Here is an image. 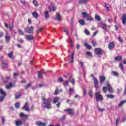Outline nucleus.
I'll return each mask as SVG.
<instances>
[{
	"instance_id": "obj_1",
	"label": "nucleus",
	"mask_w": 126,
	"mask_h": 126,
	"mask_svg": "<svg viewBox=\"0 0 126 126\" xmlns=\"http://www.w3.org/2000/svg\"><path fill=\"white\" fill-rule=\"evenodd\" d=\"M43 102L42 103L43 108H46V109H52V105H51V101L52 99L50 98L46 99L45 97H42Z\"/></svg>"
},
{
	"instance_id": "obj_2",
	"label": "nucleus",
	"mask_w": 126,
	"mask_h": 126,
	"mask_svg": "<svg viewBox=\"0 0 126 126\" xmlns=\"http://www.w3.org/2000/svg\"><path fill=\"white\" fill-rule=\"evenodd\" d=\"M106 85H107V87H103V92H105V93H106V92H107V88L108 90V91H109V92H113V88L111 87V85H110V82H109V81H107L106 82Z\"/></svg>"
},
{
	"instance_id": "obj_3",
	"label": "nucleus",
	"mask_w": 126,
	"mask_h": 126,
	"mask_svg": "<svg viewBox=\"0 0 126 126\" xmlns=\"http://www.w3.org/2000/svg\"><path fill=\"white\" fill-rule=\"evenodd\" d=\"M34 26H32L30 28H29L28 30H27V29H25V32L26 33H28L29 34H32L33 32H34Z\"/></svg>"
},
{
	"instance_id": "obj_4",
	"label": "nucleus",
	"mask_w": 126,
	"mask_h": 126,
	"mask_svg": "<svg viewBox=\"0 0 126 126\" xmlns=\"http://www.w3.org/2000/svg\"><path fill=\"white\" fill-rule=\"evenodd\" d=\"M95 96H96L97 101H102L103 100V96H102V95H101L100 93H96Z\"/></svg>"
},
{
	"instance_id": "obj_5",
	"label": "nucleus",
	"mask_w": 126,
	"mask_h": 126,
	"mask_svg": "<svg viewBox=\"0 0 126 126\" xmlns=\"http://www.w3.org/2000/svg\"><path fill=\"white\" fill-rule=\"evenodd\" d=\"M22 109V110H25V111H27V112H29V111H30V109H29V107H28V103L27 102L25 103Z\"/></svg>"
},
{
	"instance_id": "obj_6",
	"label": "nucleus",
	"mask_w": 126,
	"mask_h": 126,
	"mask_svg": "<svg viewBox=\"0 0 126 126\" xmlns=\"http://www.w3.org/2000/svg\"><path fill=\"white\" fill-rule=\"evenodd\" d=\"M25 38L28 40V41H32L34 40V36L32 35H26Z\"/></svg>"
},
{
	"instance_id": "obj_7",
	"label": "nucleus",
	"mask_w": 126,
	"mask_h": 126,
	"mask_svg": "<svg viewBox=\"0 0 126 126\" xmlns=\"http://www.w3.org/2000/svg\"><path fill=\"white\" fill-rule=\"evenodd\" d=\"M93 79L94 81L95 87L96 89H98L99 86H98V80H97V78L93 77Z\"/></svg>"
},
{
	"instance_id": "obj_8",
	"label": "nucleus",
	"mask_w": 126,
	"mask_h": 126,
	"mask_svg": "<svg viewBox=\"0 0 126 126\" xmlns=\"http://www.w3.org/2000/svg\"><path fill=\"white\" fill-rule=\"evenodd\" d=\"M122 21L123 24L124 25H126V14H123L122 15Z\"/></svg>"
},
{
	"instance_id": "obj_9",
	"label": "nucleus",
	"mask_w": 126,
	"mask_h": 126,
	"mask_svg": "<svg viewBox=\"0 0 126 126\" xmlns=\"http://www.w3.org/2000/svg\"><path fill=\"white\" fill-rule=\"evenodd\" d=\"M65 112H68L69 115H70V116H72L73 114H74V111H73V109H65Z\"/></svg>"
},
{
	"instance_id": "obj_10",
	"label": "nucleus",
	"mask_w": 126,
	"mask_h": 126,
	"mask_svg": "<svg viewBox=\"0 0 126 126\" xmlns=\"http://www.w3.org/2000/svg\"><path fill=\"white\" fill-rule=\"evenodd\" d=\"M95 51L96 55H101V54L103 53V50H102V49L100 48H95Z\"/></svg>"
},
{
	"instance_id": "obj_11",
	"label": "nucleus",
	"mask_w": 126,
	"mask_h": 126,
	"mask_svg": "<svg viewBox=\"0 0 126 126\" xmlns=\"http://www.w3.org/2000/svg\"><path fill=\"white\" fill-rule=\"evenodd\" d=\"M49 11H55L57 8L55 6V5L52 4L49 8Z\"/></svg>"
},
{
	"instance_id": "obj_12",
	"label": "nucleus",
	"mask_w": 126,
	"mask_h": 126,
	"mask_svg": "<svg viewBox=\"0 0 126 126\" xmlns=\"http://www.w3.org/2000/svg\"><path fill=\"white\" fill-rule=\"evenodd\" d=\"M108 48L110 50L114 49L115 48V43L113 42L109 43Z\"/></svg>"
},
{
	"instance_id": "obj_13",
	"label": "nucleus",
	"mask_w": 126,
	"mask_h": 126,
	"mask_svg": "<svg viewBox=\"0 0 126 126\" xmlns=\"http://www.w3.org/2000/svg\"><path fill=\"white\" fill-rule=\"evenodd\" d=\"M36 124L37 125V126H46V123H43L41 121H37L36 122Z\"/></svg>"
},
{
	"instance_id": "obj_14",
	"label": "nucleus",
	"mask_w": 126,
	"mask_h": 126,
	"mask_svg": "<svg viewBox=\"0 0 126 126\" xmlns=\"http://www.w3.org/2000/svg\"><path fill=\"white\" fill-rule=\"evenodd\" d=\"M99 79H100V82L101 84H103V82H104V81L106 80V77L104 76H100L99 77Z\"/></svg>"
},
{
	"instance_id": "obj_15",
	"label": "nucleus",
	"mask_w": 126,
	"mask_h": 126,
	"mask_svg": "<svg viewBox=\"0 0 126 126\" xmlns=\"http://www.w3.org/2000/svg\"><path fill=\"white\" fill-rule=\"evenodd\" d=\"M0 94H1V96H4L5 97L6 96V93L2 89H0Z\"/></svg>"
},
{
	"instance_id": "obj_16",
	"label": "nucleus",
	"mask_w": 126,
	"mask_h": 126,
	"mask_svg": "<svg viewBox=\"0 0 126 126\" xmlns=\"http://www.w3.org/2000/svg\"><path fill=\"white\" fill-rule=\"evenodd\" d=\"M100 27L102 29H104V30H107V25L105 23H101L100 24Z\"/></svg>"
},
{
	"instance_id": "obj_17",
	"label": "nucleus",
	"mask_w": 126,
	"mask_h": 126,
	"mask_svg": "<svg viewBox=\"0 0 126 126\" xmlns=\"http://www.w3.org/2000/svg\"><path fill=\"white\" fill-rule=\"evenodd\" d=\"M32 14L33 17H34L35 18H38V17H39V14H38V13L36 11L33 12Z\"/></svg>"
},
{
	"instance_id": "obj_18",
	"label": "nucleus",
	"mask_w": 126,
	"mask_h": 126,
	"mask_svg": "<svg viewBox=\"0 0 126 126\" xmlns=\"http://www.w3.org/2000/svg\"><path fill=\"white\" fill-rule=\"evenodd\" d=\"M88 2V0H81L79 1V3L80 4H85Z\"/></svg>"
},
{
	"instance_id": "obj_19",
	"label": "nucleus",
	"mask_w": 126,
	"mask_h": 126,
	"mask_svg": "<svg viewBox=\"0 0 126 126\" xmlns=\"http://www.w3.org/2000/svg\"><path fill=\"white\" fill-rule=\"evenodd\" d=\"M69 80L70 82L72 83L73 85H74V83H75V82L74 81V79H73V78L72 77H70Z\"/></svg>"
},
{
	"instance_id": "obj_20",
	"label": "nucleus",
	"mask_w": 126,
	"mask_h": 126,
	"mask_svg": "<svg viewBox=\"0 0 126 126\" xmlns=\"http://www.w3.org/2000/svg\"><path fill=\"white\" fill-rule=\"evenodd\" d=\"M16 126H21V125H22V121L19 120L16 121Z\"/></svg>"
},
{
	"instance_id": "obj_21",
	"label": "nucleus",
	"mask_w": 126,
	"mask_h": 126,
	"mask_svg": "<svg viewBox=\"0 0 126 126\" xmlns=\"http://www.w3.org/2000/svg\"><path fill=\"white\" fill-rule=\"evenodd\" d=\"M84 45L86 48H87V49H89V50L92 49V47H91V45H88V44L85 43Z\"/></svg>"
},
{
	"instance_id": "obj_22",
	"label": "nucleus",
	"mask_w": 126,
	"mask_h": 126,
	"mask_svg": "<svg viewBox=\"0 0 126 126\" xmlns=\"http://www.w3.org/2000/svg\"><path fill=\"white\" fill-rule=\"evenodd\" d=\"M111 73L113 74V75L116 76V77L119 76V73H118L117 71H112Z\"/></svg>"
},
{
	"instance_id": "obj_23",
	"label": "nucleus",
	"mask_w": 126,
	"mask_h": 126,
	"mask_svg": "<svg viewBox=\"0 0 126 126\" xmlns=\"http://www.w3.org/2000/svg\"><path fill=\"white\" fill-rule=\"evenodd\" d=\"M59 100H60V98L59 97L54 98L53 104H56V103H58V102H59Z\"/></svg>"
},
{
	"instance_id": "obj_24",
	"label": "nucleus",
	"mask_w": 126,
	"mask_h": 126,
	"mask_svg": "<svg viewBox=\"0 0 126 126\" xmlns=\"http://www.w3.org/2000/svg\"><path fill=\"white\" fill-rule=\"evenodd\" d=\"M13 87L12 83H10L9 85L6 86V88L7 89H9Z\"/></svg>"
},
{
	"instance_id": "obj_25",
	"label": "nucleus",
	"mask_w": 126,
	"mask_h": 126,
	"mask_svg": "<svg viewBox=\"0 0 126 126\" xmlns=\"http://www.w3.org/2000/svg\"><path fill=\"white\" fill-rule=\"evenodd\" d=\"M57 20H59V21H61L62 20V18L61 17V15L59 14V13H57L56 14Z\"/></svg>"
},
{
	"instance_id": "obj_26",
	"label": "nucleus",
	"mask_w": 126,
	"mask_h": 126,
	"mask_svg": "<svg viewBox=\"0 0 126 126\" xmlns=\"http://www.w3.org/2000/svg\"><path fill=\"white\" fill-rule=\"evenodd\" d=\"M20 117H21V118H28V115H26L24 113H21L20 114Z\"/></svg>"
},
{
	"instance_id": "obj_27",
	"label": "nucleus",
	"mask_w": 126,
	"mask_h": 126,
	"mask_svg": "<svg viewBox=\"0 0 126 126\" xmlns=\"http://www.w3.org/2000/svg\"><path fill=\"white\" fill-rule=\"evenodd\" d=\"M5 39H6V42H8L10 40V37L8 34H6L5 36Z\"/></svg>"
},
{
	"instance_id": "obj_28",
	"label": "nucleus",
	"mask_w": 126,
	"mask_h": 126,
	"mask_svg": "<svg viewBox=\"0 0 126 126\" xmlns=\"http://www.w3.org/2000/svg\"><path fill=\"white\" fill-rule=\"evenodd\" d=\"M45 18L47 19L50 17V15H49V12H48V11H46L45 12Z\"/></svg>"
},
{
	"instance_id": "obj_29",
	"label": "nucleus",
	"mask_w": 126,
	"mask_h": 126,
	"mask_svg": "<svg viewBox=\"0 0 126 126\" xmlns=\"http://www.w3.org/2000/svg\"><path fill=\"white\" fill-rule=\"evenodd\" d=\"M122 60V56H117L115 58V61H121Z\"/></svg>"
},
{
	"instance_id": "obj_30",
	"label": "nucleus",
	"mask_w": 126,
	"mask_h": 126,
	"mask_svg": "<svg viewBox=\"0 0 126 126\" xmlns=\"http://www.w3.org/2000/svg\"><path fill=\"white\" fill-rule=\"evenodd\" d=\"M82 15L83 16L84 18H86V17H88V14L87 13L84 12L82 13Z\"/></svg>"
},
{
	"instance_id": "obj_31",
	"label": "nucleus",
	"mask_w": 126,
	"mask_h": 126,
	"mask_svg": "<svg viewBox=\"0 0 126 126\" xmlns=\"http://www.w3.org/2000/svg\"><path fill=\"white\" fill-rule=\"evenodd\" d=\"M84 33L86 35H87V36H89L90 35V32H89V31L87 29L85 30Z\"/></svg>"
},
{
	"instance_id": "obj_32",
	"label": "nucleus",
	"mask_w": 126,
	"mask_h": 126,
	"mask_svg": "<svg viewBox=\"0 0 126 126\" xmlns=\"http://www.w3.org/2000/svg\"><path fill=\"white\" fill-rule=\"evenodd\" d=\"M92 45L93 47H96L97 46V41L96 40H93Z\"/></svg>"
},
{
	"instance_id": "obj_33",
	"label": "nucleus",
	"mask_w": 126,
	"mask_h": 126,
	"mask_svg": "<svg viewBox=\"0 0 126 126\" xmlns=\"http://www.w3.org/2000/svg\"><path fill=\"white\" fill-rule=\"evenodd\" d=\"M8 56L9 58H10V59H12L13 58V52H11L8 53Z\"/></svg>"
},
{
	"instance_id": "obj_34",
	"label": "nucleus",
	"mask_w": 126,
	"mask_h": 126,
	"mask_svg": "<svg viewBox=\"0 0 126 126\" xmlns=\"http://www.w3.org/2000/svg\"><path fill=\"white\" fill-rule=\"evenodd\" d=\"M79 23L81 24V25H84V24H85V22H84V20H83V19H82V20H80L79 21Z\"/></svg>"
},
{
	"instance_id": "obj_35",
	"label": "nucleus",
	"mask_w": 126,
	"mask_h": 126,
	"mask_svg": "<svg viewBox=\"0 0 126 126\" xmlns=\"http://www.w3.org/2000/svg\"><path fill=\"white\" fill-rule=\"evenodd\" d=\"M43 31V28H40L39 29L36 31V34H39V33H41V32Z\"/></svg>"
},
{
	"instance_id": "obj_36",
	"label": "nucleus",
	"mask_w": 126,
	"mask_h": 126,
	"mask_svg": "<svg viewBox=\"0 0 126 126\" xmlns=\"http://www.w3.org/2000/svg\"><path fill=\"white\" fill-rule=\"evenodd\" d=\"M106 96L107 97V98H109V99H113L114 97V95L108 94H106Z\"/></svg>"
},
{
	"instance_id": "obj_37",
	"label": "nucleus",
	"mask_w": 126,
	"mask_h": 126,
	"mask_svg": "<svg viewBox=\"0 0 126 126\" xmlns=\"http://www.w3.org/2000/svg\"><path fill=\"white\" fill-rule=\"evenodd\" d=\"M15 96L16 99H19V97L21 96V94H20V93H18L16 94Z\"/></svg>"
},
{
	"instance_id": "obj_38",
	"label": "nucleus",
	"mask_w": 126,
	"mask_h": 126,
	"mask_svg": "<svg viewBox=\"0 0 126 126\" xmlns=\"http://www.w3.org/2000/svg\"><path fill=\"white\" fill-rule=\"evenodd\" d=\"M125 101H121L118 105V108H120V107H122V106H123V105H124V104H125Z\"/></svg>"
},
{
	"instance_id": "obj_39",
	"label": "nucleus",
	"mask_w": 126,
	"mask_h": 126,
	"mask_svg": "<svg viewBox=\"0 0 126 126\" xmlns=\"http://www.w3.org/2000/svg\"><path fill=\"white\" fill-rule=\"evenodd\" d=\"M20 106V104L18 102L16 103L15 105V107L16 109H19Z\"/></svg>"
},
{
	"instance_id": "obj_40",
	"label": "nucleus",
	"mask_w": 126,
	"mask_h": 126,
	"mask_svg": "<svg viewBox=\"0 0 126 126\" xmlns=\"http://www.w3.org/2000/svg\"><path fill=\"white\" fill-rule=\"evenodd\" d=\"M105 6L106 8V10L109 11V10H110V6L108 4H105Z\"/></svg>"
},
{
	"instance_id": "obj_41",
	"label": "nucleus",
	"mask_w": 126,
	"mask_h": 126,
	"mask_svg": "<svg viewBox=\"0 0 126 126\" xmlns=\"http://www.w3.org/2000/svg\"><path fill=\"white\" fill-rule=\"evenodd\" d=\"M119 67L120 69L122 70V71L124 72V67L123 66V65L122 64V63L119 64Z\"/></svg>"
},
{
	"instance_id": "obj_42",
	"label": "nucleus",
	"mask_w": 126,
	"mask_h": 126,
	"mask_svg": "<svg viewBox=\"0 0 126 126\" xmlns=\"http://www.w3.org/2000/svg\"><path fill=\"white\" fill-rule=\"evenodd\" d=\"M18 32L19 34H20V35H21L22 36H23V35H24V33H23V31H22V30H18Z\"/></svg>"
},
{
	"instance_id": "obj_43",
	"label": "nucleus",
	"mask_w": 126,
	"mask_h": 126,
	"mask_svg": "<svg viewBox=\"0 0 126 126\" xmlns=\"http://www.w3.org/2000/svg\"><path fill=\"white\" fill-rule=\"evenodd\" d=\"M63 29H64V31L65 32H66V35H67L68 36V35H69V33H68V30L67 29V28H64Z\"/></svg>"
},
{
	"instance_id": "obj_44",
	"label": "nucleus",
	"mask_w": 126,
	"mask_h": 126,
	"mask_svg": "<svg viewBox=\"0 0 126 126\" xmlns=\"http://www.w3.org/2000/svg\"><path fill=\"white\" fill-rule=\"evenodd\" d=\"M95 19L97 21H100V20H101V18L98 15H95Z\"/></svg>"
},
{
	"instance_id": "obj_45",
	"label": "nucleus",
	"mask_w": 126,
	"mask_h": 126,
	"mask_svg": "<svg viewBox=\"0 0 126 126\" xmlns=\"http://www.w3.org/2000/svg\"><path fill=\"white\" fill-rule=\"evenodd\" d=\"M72 61L70 62L71 63H73V60H74V52L72 53V57H71Z\"/></svg>"
},
{
	"instance_id": "obj_46",
	"label": "nucleus",
	"mask_w": 126,
	"mask_h": 126,
	"mask_svg": "<svg viewBox=\"0 0 126 126\" xmlns=\"http://www.w3.org/2000/svg\"><path fill=\"white\" fill-rule=\"evenodd\" d=\"M5 98V96H3V95L2 96H0V102H3V100H4Z\"/></svg>"
},
{
	"instance_id": "obj_47",
	"label": "nucleus",
	"mask_w": 126,
	"mask_h": 126,
	"mask_svg": "<svg viewBox=\"0 0 126 126\" xmlns=\"http://www.w3.org/2000/svg\"><path fill=\"white\" fill-rule=\"evenodd\" d=\"M89 95L90 98H92V96H93V93H92V91H90L89 92Z\"/></svg>"
},
{
	"instance_id": "obj_48",
	"label": "nucleus",
	"mask_w": 126,
	"mask_h": 126,
	"mask_svg": "<svg viewBox=\"0 0 126 126\" xmlns=\"http://www.w3.org/2000/svg\"><path fill=\"white\" fill-rule=\"evenodd\" d=\"M68 42H69V43H70L71 47L72 48V43H73L72 40H71V39H70V38H69L68 39Z\"/></svg>"
},
{
	"instance_id": "obj_49",
	"label": "nucleus",
	"mask_w": 126,
	"mask_h": 126,
	"mask_svg": "<svg viewBox=\"0 0 126 126\" xmlns=\"http://www.w3.org/2000/svg\"><path fill=\"white\" fill-rule=\"evenodd\" d=\"M2 67H7V64L5 63H3L2 64Z\"/></svg>"
},
{
	"instance_id": "obj_50",
	"label": "nucleus",
	"mask_w": 126,
	"mask_h": 126,
	"mask_svg": "<svg viewBox=\"0 0 126 126\" xmlns=\"http://www.w3.org/2000/svg\"><path fill=\"white\" fill-rule=\"evenodd\" d=\"M86 20H87L88 21H93V18H92V17H90L86 19Z\"/></svg>"
},
{
	"instance_id": "obj_51",
	"label": "nucleus",
	"mask_w": 126,
	"mask_h": 126,
	"mask_svg": "<svg viewBox=\"0 0 126 126\" xmlns=\"http://www.w3.org/2000/svg\"><path fill=\"white\" fill-rule=\"evenodd\" d=\"M33 4H34L35 6H38V2L36 1V0H33Z\"/></svg>"
},
{
	"instance_id": "obj_52",
	"label": "nucleus",
	"mask_w": 126,
	"mask_h": 126,
	"mask_svg": "<svg viewBox=\"0 0 126 126\" xmlns=\"http://www.w3.org/2000/svg\"><path fill=\"white\" fill-rule=\"evenodd\" d=\"M30 86H31V84L29 83L27 85H26L25 88H26V89H27L29 88V87H30Z\"/></svg>"
},
{
	"instance_id": "obj_53",
	"label": "nucleus",
	"mask_w": 126,
	"mask_h": 126,
	"mask_svg": "<svg viewBox=\"0 0 126 126\" xmlns=\"http://www.w3.org/2000/svg\"><path fill=\"white\" fill-rule=\"evenodd\" d=\"M86 55H87L88 56H89L90 57H92V53L91 52H87Z\"/></svg>"
},
{
	"instance_id": "obj_54",
	"label": "nucleus",
	"mask_w": 126,
	"mask_h": 126,
	"mask_svg": "<svg viewBox=\"0 0 126 126\" xmlns=\"http://www.w3.org/2000/svg\"><path fill=\"white\" fill-rule=\"evenodd\" d=\"M43 73H44L38 74V78H43V76L42 75V74H43Z\"/></svg>"
},
{
	"instance_id": "obj_55",
	"label": "nucleus",
	"mask_w": 126,
	"mask_h": 126,
	"mask_svg": "<svg viewBox=\"0 0 126 126\" xmlns=\"http://www.w3.org/2000/svg\"><path fill=\"white\" fill-rule=\"evenodd\" d=\"M118 41L120 43H123V39H122V38H121V36H118Z\"/></svg>"
},
{
	"instance_id": "obj_56",
	"label": "nucleus",
	"mask_w": 126,
	"mask_h": 126,
	"mask_svg": "<svg viewBox=\"0 0 126 126\" xmlns=\"http://www.w3.org/2000/svg\"><path fill=\"white\" fill-rule=\"evenodd\" d=\"M69 81H66L65 83L64 84V86H68V83Z\"/></svg>"
},
{
	"instance_id": "obj_57",
	"label": "nucleus",
	"mask_w": 126,
	"mask_h": 126,
	"mask_svg": "<svg viewBox=\"0 0 126 126\" xmlns=\"http://www.w3.org/2000/svg\"><path fill=\"white\" fill-rule=\"evenodd\" d=\"M9 29H10V31H11V30H12V29H13V24H12L9 26Z\"/></svg>"
},
{
	"instance_id": "obj_58",
	"label": "nucleus",
	"mask_w": 126,
	"mask_h": 126,
	"mask_svg": "<svg viewBox=\"0 0 126 126\" xmlns=\"http://www.w3.org/2000/svg\"><path fill=\"white\" fill-rule=\"evenodd\" d=\"M58 92H59V90H58V89H57L55 90V92L54 93V94L55 95H57V94H58Z\"/></svg>"
},
{
	"instance_id": "obj_59",
	"label": "nucleus",
	"mask_w": 126,
	"mask_h": 126,
	"mask_svg": "<svg viewBox=\"0 0 126 126\" xmlns=\"http://www.w3.org/2000/svg\"><path fill=\"white\" fill-rule=\"evenodd\" d=\"M13 76H14V78H15V77L18 76V73H14Z\"/></svg>"
},
{
	"instance_id": "obj_60",
	"label": "nucleus",
	"mask_w": 126,
	"mask_h": 126,
	"mask_svg": "<svg viewBox=\"0 0 126 126\" xmlns=\"http://www.w3.org/2000/svg\"><path fill=\"white\" fill-rule=\"evenodd\" d=\"M3 35H4L3 32H0V37H3Z\"/></svg>"
},
{
	"instance_id": "obj_61",
	"label": "nucleus",
	"mask_w": 126,
	"mask_h": 126,
	"mask_svg": "<svg viewBox=\"0 0 126 126\" xmlns=\"http://www.w3.org/2000/svg\"><path fill=\"white\" fill-rule=\"evenodd\" d=\"M58 80H59V82H63V79L62 78H59L58 79Z\"/></svg>"
},
{
	"instance_id": "obj_62",
	"label": "nucleus",
	"mask_w": 126,
	"mask_h": 126,
	"mask_svg": "<svg viewBox=\"0 0 126 126\" xmlns=\"http://www.w3.org/2000/svg\"><path fill=\"white\" fill-rule=\"evenodd\" d=\"M98 109L100 111V112H104V111H105V109L104 108H98Z\"/></svg>"
},
{
	"instance_id": "obj_63",
	"label": "nucleus",
	"mask_w": 126,
	"mask_h": 126,
	"mask_svg": "<svg viewBox=\"0 0 126 126\" xmlns=\"http://www.w3.org/2000/svg\"><path fill=\"white\" fill-rule=\"evenodd\" d=\"M22 4H25V0H21Z\"/></svg>"
},
{
	"instance_id": "obj_64",
	"label": "nucleus",
	"mask_w": 126,
	"mask_h": 126,
	"mask_svg": "<svg viewBox=\"0 0 126 126\" xmlns=\"http://www.w3.org/2000/svg\"><path fill=\"white\" fill-rule=\"evenodd\" d=\"M80 65L81 66V67H83V66H84V65H83V62H80Z\"/></svg>"
}]
</instances>
